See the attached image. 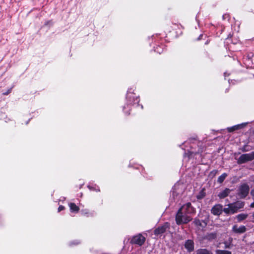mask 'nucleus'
Here are the masks:
<instances>
[{"label":"nucleus","instance_id":"obj_1","mask_svg":"<svg viewBox=\"0 0 254 254\" xmlns=\"http://www.w3.org/2000/svg\"><path fill=\"white\" fill-rule=\"evenodd\" d=\"M192 219L188 214L181 212V210H178L175 218L176 223L178 225L187 224L190 222Z\"/></svg>","mask_w":254,"mask_h":254},{"label":"nucleus","instance_id":"obj_2","mask_svg":"<svg viewBox=\"0 0 254 254\" xmlns=\"http://www.w3.org/2000/svg\"><path fill=\"white\" fill-rule=\"evenodd\" d=\"M238 191V196L240 198H244L249 194L250 191L249 186L247 184H244L239 187Z\"/></svg>","mask_w":254,"mask_h":254},{"label":"nucleus","instance_id":"obj_3","mask_svg":"<svg viewBox=\"0 0 254 254\" xmlns=\"http://www.w3.org/2000/svg\"><path fill=\"white\" fill-rule=\"evenodd\" d=\"M253 160H254V151L241 155L237 160V163L242 164Z\"/></svg>","mask_w":254,"mask_h":254},{"label":"nucleus","instance_id":"obj_4","mask_svg":"<svg viewBox=\"0 0 254 254\" xmlns=\"http://www.w3.org/2000/svg\"><path fill=\"white\" fill-rule=\"evenodd\" d=\"M170 223L168 222L164 223L161 226L158 227L154 231V233L155 235H159L165 233L167 230L170 228Z\"/></svg>","mask_w":254,"mask_h":254},{"label":"nucleus","instance_id":"obj_5","mask_svg":"<svg viewBox=\"0 0 254 254\" xmlns=\"http://www.w3.org/2000/svg\"><path fill=\"white\" fill-rule=\"evenodd\" d=\"M179 210H181V212H183V213L187 214L193 213L195 211L190 202H188L183 205Z\"/></svg>","mask_w":254,"mask_h":254},{"label":"nucleus","instance_id":"obj_6","mask_svg":"<svg viewBox=\"0 0 254 254\" xmlns=\"http://www.w3.org/2000/svg\"><path fill=\"white\" fill-rule=\"evenodd\" d=\"M230 204L234 213L237 212L240 209L243 208L245 204L244 202L241 201H237Z\"/></svg>","mask_w":254,"mask_h":254},{"label":"nucleus","instance_id":"obj_7","mask_svg":"<svg viewBox=\"0 0 254 254\" xmlns=\"http://www.w3.org/2000/svg\"><path fill=\"white\" fill-rule=\"evenodd\" d=\"M145 238L142 235L139 234L134 236L131 240V243L141 246L145 242Z\"/></svg>","mask_w":254,"mask_h":254},{"label":"nucleus","instance_id":"obj_8","mask_svg":"<svg viewBox=\"0 0 254 254\" xmlns=\"http://www.w3.org/2000/svg\"><path fill=\"white\" fill-rule=\"evenodd\" d=\"M223 211L222 205L218 204L215 205L211 209V212L214 215H220Z\"/></svg>","mask_w":254,"mask_h":254},{"label":"nucleus","instance_id":"obj_9","mask_svg":"<svg viewBox=\"0 0 254 254\" xmlns=\"http://www.w3.org/2000/svg\"><path fill=\"white\" fill-rule=\"evenodd\" d=\"M194 243L191 240H188L185 244V248L189 252H191L194 250Z\"/></svg>","mask_w":254,"mask_h":254},{"label":"nucleus","instance_id":"obj_10","mask_svg":"<svg viewBox=\"0 0 254 254\" xmlns=\"http://www.w3.org/2000/svg\"><path fill=\"white\" fill-rule=\"evenodd\" d=\"M232 231L235 233L242 234L246 231V228L244 226H241L239 227L235 225L233 226Z\"/></svg>","mask_w":254,"mask_h":254},{"label":"nucleus","instance_id":"obj_11","mask_svg":"<svg viewBox=\"0 0 254 254\" xmlns=\"http://www.w3.org/2000/svg\"><path fill=\"white\" fill-rule=\"evenodd\" d=\"M194 225L200 228H204L207 225V223L205 221H200V220L195 218L193 221Z\"/></svg>","mask_w":254,"mask_h":254},{"label":"nucleus","instance_id":"obj_12","mask_svg":"<svg viewBox=\"0 0 254 254\" xmlns=\"http://www.w3.org/2000/svg\"><path fill=\"white\" fill-rule=\"evenodd\" d=\"M231 190L229 189H225L218 194V197L221 198H224L227 197L230 193Z\"/></svg>","mask_w":254,"mask_h":254},{"label":"nucleus","instance_id":"obj_13","mask_svg":"<svg viewBox=\"0 0 254 254\" xmlns=\"http://www.w3.org/2000/svg\"><path fill=\"white\" fill-rule=\"evenodd\" d=\"M196 254H213V252L207 249H199L196 251Z\"/></svg>","mask_w":254,"mask_h":254},{"label":"nucleus","instance_id":"obj_14","mask_svg":"<svg viewBox=\"0 0 254 254\" xmlns=\"http://www.w3.org/2000/svg\"><path fill=\"white\" fill-rule=\"evenodd\" d=\"M248 216L247 214L245 213H241L237 215L236 216V219H237L238 222H241L242 221L246 219Z\"/></svg>","mask_w":254,"mask_h":254},{"label":"nucleus","instance_id":"obj_15","mask_svg":"<svg viewBox=\"0 0 254 254\" xmlns=\"http://www.w3.org/2000/svg\"><path fill=\"white\" fill-rule=\"evenodd\" d=\"M69 206L71 212H77L79 210V207L74 203H69Z\"/></svg>","mask_w":254,"mask_h":254},{"label":"nucleus","instance_id":"obj_16","mask_svg":"<svg viewBox=\"0 0 254 254\" xmlns=\"http://www.w3.org/2000/svg\"><path fill=\"white\" fill-rule=\"evenodd\" d=\"M243 127V125H238L232 127H228L227 130L229 132H233L236 130H238Z\"/></svg>","mask_w":254,"mask_h":254},{"label":"nucleus","instance_id":"obj_17","mask_svg":"<svg viewBox=\"0 0 254 254\" xmlns=\"http://www.w3.org/2000/svg\"><path fill=\"white\" fill-rule=\"evenodd\" d=\"M228 207L226 208H224L223 209V211H224L226 214H234L233 212V211L232 210V208L230 205V204H229L228 205Z\"/></svg>","mask_w":254,"mask_h":254},{"label":"nucleus","instance_id":"obj_18","mask_svg":"<svg viewBox=\"0 0 254 254\" xmlns=\"http://www.w3.org/2000/svg\"><path fill=\"white\" fill-rule=\"evenodd\" d=\"M227 176V174L225 173L222 174L219 177L217 180V182L219 183H222L224 182V180Z\"/></svg>","mask_w":254,"mask_h":254},{"label":"nucleus","instance_id":"obj_19","mask_svg":"<svg viewBox=\"0 0 254 254\" xmlns=\"http://www.w3.org/2000/svg\"><path fill=\"white\" fill-rule=\"evenodd\" d=\"M216 254H232L231 252L227 250H216Z\"/></svg>","mask_w":254,"mask_h":254},{"label":"nucleus","instance_id":"obj_20","mask_svg":"<svg viewBox=\"0 0 254 254\" xmlns=\"http://www.w3.org/2000/svg\"><path fill=\"white\" fill-rule=\"evenodd\" d=\"M207 238L209 239H214L216 238V233H210L208 234Z\"/></svg>","mask_w":254,"mask_h":254},{"label":"nucleus","instance_id":"obj_21","mask_svg":"<svg viewBox=\"0 0 254 254\" xmlns=\"http://www.w3.org/2000/svg\"><path fill=\"white\" fill-rule=\"evenodd\" d=\"M53 25V22L52 20H48V21H47L45 22L44 23V26H51V25Z\"/></svg>","mask_w":254,"mask_h":254},{"label":"nucleus","instance_id":"obj_22","mask_svg":"<svg viewBox=\"0 0 254 254\" xmlns=\"http://www.w3.org/2000/svg\"><path fill=\"white\" fill-rule=\"evenodd\" d=\"M218 173V171L216 170H214L213 171H212L210 173V174L211 175H215L217 173Z\"/></svg>","mask_w":254,"mask_h":254},{"label":"nucleus","instance_id":"obj_23","mask_svg":"<svg viewBox=\"0 0 254 254\" xmlns=\"http://www.w3.org/2000/svg\"><path fill=\"white\" fill-rule=\"evenodd\" d=\"M64 210V206L63 205H60L58 208V212H60Z\"/></svg>","mask_w":254,"mask_h":254},{"label":"nucleus","instance_id":"obj_24","mask_svg":"<svg viewBox=\"0 0 254 254\" xmlns=\"http://www.w3.org/2000/svg\"><path fill=\"white\" fill-rule=\"evenodd\" d=\"M80 243V242L78 241H75V242L72 243V244L73 245H78Z\"/></svg>","mask_w":254,"mask_h":254},{"label":"nucleus","instance_id":"obj_25","mask_svg":"<svg viewBox=\"0 0 254 254\" xmlns=\"http://www.w3.org/2000/svg\"><path fill=\"white\" fill-rule=\"evenodd\" d=\"M251 193L253 196H254V189L252 190Z\"/></svg>","mask_w":254,"mask_h":254},{"label":"nucleus","instance_id":"obj_26","mask_svg":"<svg viewBox=\"0 0 254 254\" xmlns=\"http://www.w3.org/2000/svg\"><path fill=\"white\" fill-rule=\"evenodd\" d=\"M251 207H254V201L253 203H251Z\"/></svg>","mask_w":254,"mask_h":254},{"label":"nucleus","instance_id":"obj_27","mask_svg":"<svg viewBox=\"0 0 254 254\" xmlns=\"http://www.w3.org/2000/svg\"><path fill=\"white\" fill-rule=\"evenodd\" d=\"M202 197H203V196H199V195L197 196V198L198 199H201V198H202Z\"/></svg>","mask_w":254,"mask_h":254},{"label":"nucleus","instance_id":"obj_28","mask_svg":"<svg viewBox=\"0 0 254 254\" xmlns=\"http://www.w3.org/2000/svg\"><path fill=\"white\" fill-rule=\"evenodd\" d=\"M225 248H229V246H227V245H225Z\"/></svg>","mask_w":254,"mask_h":254},{"label":"nucleus","instance_id":"obj_29","mask_svg":"<svg viewBox=\"0 0 254 254\" xmlns=\"http://www.w3.org/2000/svg\"><path fill=\"white\" fill-rule=\"evenodd\" d=\"M9 92H7L6 93H4V95H7L8 94Z\"/></svg>","mask_w":254,"mask_h":254},{"label":"nucleus","instance_id":"obj_30","mask_svg":"<svg viewBox=\"0 0 254 254\" xmlns=\"http://www.w3.org/2000/svg\"><path fill=\"white\" fill-rule=\"evenodd\" d=\"M253 217L254 218V213H253Z\"/></svg>","mask_w":254,"mask_h":254}]
</instances>
